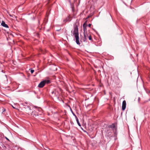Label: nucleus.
Instances as JSON below:
<instances>
[{"mask_svg": "<svg viewBox=\"0 0 150 150\" xmlns=\"http://www.w3.org/2000/svg\"><path fill=\"white\" fill-rule=\"evenodd\" d=\"M71 33L74 38H79L78 25L77 23L74 25V30L71 31Z\"/></svg>", "mask_w": 150, "mask_h": 150, "instance_id": "1", "label": "nucleus"}, {"mask_svg": "<svg viewBox=\"0 0 150 150\" xmlns=\"http://www.w3.org/2000/svg\"><path fill=\"white\" fill-rule=\"evenodd\" d=\"M51 93L52 96L56 97L57 98H59V93L56 90H54L52 91L51 92Z\"/></svg>", "mask_w": 150, "mask_h": 150, "instance_id": "2", "label": "nucleus"}, {"mask_svg": "<svg viewBox=\"0 0 150 150\" xmlns=\"http://www.w3.org/2000/svg\"><path fill=\"white\" fill-rule=\"evenodd\" d=\"M87 26V23H86V21L83 24V30L84 31V38H87V36L86 35L85 32L86 29V27Z\"/></svg>", "mask_w": 150, "mask_h": 150, "instance_id": "3", "label": "nucleus"}, {"mask_svg": "<svg viewBox=\"0 0 150 150\" xmlns=\"http://www.w3.org/2000/svg\"><path fill=\"white\" fill-rule=\"evenodd\" d=\"M45 81H41L38 84V86L40 88H42L45 85Z\"/></svg>", "mask_w": 150, "mask_h": 150, "instance_id": "4", "label": "nucleus"}, {"mask_svg": "<svg viewBox=\"0 0 150 150\" xmlns=\"http://www.w3.org/2000/svg\"><path fill=\"white\" fill-rule=\"evenodd\" d=\"M126 107V101L124 100L122 102V109L123 110H124Z\"/></svg>", "mask_w": 150, "mask_h": 150, "instance_id": "5", "label": "nucleus"}, {"mask_svg": "<svg viewBox=\"0 0 150 150\" xmlns=\"http://www.w3.org/2000/svg\"><path fill=\"white\" fill-rule=\"evenodd\" d=\"M80 38H75L76 42V44L79 45H80L81 44L80 42H82L81 40H80Z\"/></svg>", "mask_w": 150, "mask_h": 150, "instance_id": "6", "label": "nucleus"}, {"mask_svg": "<svg viewBox=\"0 0 150 150\" xmlns=\"http://www.w3.org/2000/svg\"><path fill=\"white\" fill-rule=\"evenodd\" d=\"M1 25L3 26L6 28H8V26L6 24L4 21H2L1 23Z\"/></svg>", "mask_w": 150, "mask_h": 150, "instance_id": "7", "label": "nucleus"}, {"mask_svg": "<svg viewBox=\"0 0 150 150\" xmlns=\"http://www.w3.org/2000/svg\"><path fill=\"white\" fill-rule=\"evenodd\" d=\"M109 128H111L112 129H114L115 128V125L114 124H112L111 125L109 126Z\"/></svg>", "mask_w": 150, "mask_h": 150, "instance_id": "8", "label": "nucleus"}, {"mask_svg": "<svg viewBox=\"0 0 150 150\" xmlns=\"http://www.w3.org/2000/svg\"><path fill=\"white\" fill-rule=\"evenodd\" d=\"M71 21L69 17H67L64 20V22H66L67 21L69 22Z\"/></svg>", "mask_w": 150, "mask_h": 150, "instance_id": "9", "label": "nucleus"}, {"mask_svg": "<svg viewBox=\"0 0 150 150\" xmlns=\"http://www.w3.org/2000/svg\"><path fill=\"white\" fill-rule=\"evenodd\" d=\"M76 122H77V123L78 124V125L79 126H81V125H80V123L79 122V119L77 117H76Z\"/></svg>", "mask_w": 150, "mask_h": 150, "instance_id": "10", "label": "nucleus"}, {"mask_svg": "<svg viewBox=\"0 0 150 150\" xmlns=\"http://www.w3.org/2000/svg\"><path fill=\"white\" fill-rule=\"evenodd\" d=\"M34 107L37 108V110L39 111H41L42 110V109L40 108H38L36 106H34Z\"/></svg>", "mask_w": 150, "mask_h": 150, "instance_id": "11", "label": "nucleus"}, {"mask_svg": "<svg viewBox=\"0 0 150 150\" xmlns=\"http://www.w3.org/2000/svg\"><path fill=\"white\" fill-rule=\"evenodd\" d=\"M44 81H45V84L46 83H47V84L49 83H50V81L48 80H44Z\"/></svg>", "mask_w": 150, "mask_h": 150, "instance_id": "12", "label": "nucleus"}, {"mask_svg": "<svg viewBox=\"0 0 150 150\" xmlns=\"http://www.w3.org/2000/svg\"><path fill=\"white\" fill-rule=\"evenodd\" d=\"M110 131V129H109V130L108 129V130H107V132L108 134H109V135H111V132Z\"/></svg>", "mask_w": 150, "mask_h": 150, "instance_id": "13", "label": "nucleus"}, {"mask_svg": "<svg viewBox=\"0 0 150 150\" xmlns=\"http://www.w3.org/2000/svg\"><path fill=\"white\" fill-rule=\"evenodd\" d=\"M34 113H35L34 112H33L32 113V114H31L32 115H33V116H34V115H35V116H36L37 115H38V114H35Z\"/></svg>", "mask_w": 150, "mask_h": 150, "instance_id": "14", "label": "nucleus"}, {"mask_svg": "<svg viewBox=\"0 0 150 150\" xmlns=\"http://www.w3.org/2000/svg\"><path fill=\"white\" fill-rule=\"evenodd\" d=\"M81 40L85 42L86 40V38H81Z\"/></svg>", "mask_w": 150, "mask_h": 150, "instance_id": "15", "label": "nucleus"}, {"mask_svg": "<svg viewBox=\"0 0 150 150\" xmlns=\"http://www.w3.org/2000/svg\"><path fill=\"white\" fill-rule=\"evenodd\" d=\"M71 112L72 113V114H73V115L75 116V118H76V117H77L75 115V114L73 112V111H72V110H71Z\"/></svg>", "mask_w": 150, "mask_h": 150, "instance_id": "16", "label": "nucleus"}, {"mask_svg": "<svg viewBox=\"0 0 150 150\" xmlns=\"http://www.w3.org/2000/svg\"><path fill=\"white\" fill-rule=\"evenodd\" d=\"M34 72V70L33 69H31L30 70V72L31 73V74H33Z\"/></svg>", "mask_w": 150, "mask_h": 150, "instance_id": "17", "label": "nucleus"}, {"mask_svg": "<svg viewBox=\"0 0 150 150\" xmlns=\"http://www.w3.org/2000/svg\"><path fill=\"white\" fill-rule=\"evenodd\" d=\"M137 75L136 77L138 79V72L137 71Z\"/></svg>", "mask_w": 150, "mask_h": 150, "instance_id": "18", "label": "nucleus"}, {"mask_svg": "<svg viewBox=\"0 0 150 150\" xmlns=\"http://www.w3.org/2000/svg\"><path fill=\"white\" fill-rule=\"evenodd\" d=\"M91 24H89L88 25V26L89 27H90L91 26Z\"/></svg>", "mask_w": 150, "mask_h": 150, "instance_id": "19", "label": "nucleus"}, {"mask_svg": "<svg viewBox=\"0 0 150 150\" xmlns=\"http://www.w3.org/2000/svg\"><path fill=\"white\" fill-rule=\"evenodd\" d=\"M89 38V40L92 41V38Z\"/></svg>", "mask_w": 150, "mask_h": 150, "instance_id": "20", "label": "nucleus"}, {"mask_svg": "<svg viewBox=\"0 0 150 150\" xmlns=\"http://www.w3.org/2000/svg\"><path fill=\"white\" fill-rule=\"evenodd\" d=\"M5 111V108H3V112H4Z\"/></svg>", "mask_w": 150, "mask_h": 150, "instance_id": "21", "label": "nucleus"}, {"mask_svg": "<svg viewBox=\"0 0 150 150\" xmlns=\"http://www.w3.org/2000/svg\"><path fill=\"white\" fill-rule=\"evenodd\" d=\"M27 107L28 108H29V110H31L30 108V107L29 106H28Z\"/></svg>", "mask_w": 150, "mask_h": 150, "instance_id": "22", "label": "nucleus"}, {"mask_svg": "<svg viewBox=\"0 0 150 150\" xmlns=\"http://www.w3.org/2000/svg\"><path fill=\"white\" fill-rule=\"evenodd\" d=\"M88 38H91V36L90 35H89V36H88Z\"/></svg>", "mask_w": 150, "mask_h": 150, "instance_id": "23", "label": "nucleus"}, {"mask_svg": "<svg viewBox=\"0 0 150 150\" xmlns=\"http://www.w3.org/2000/svg\"><path fill=\"white\" fill-rule=\"evenodd\" d=\"M129 137H130V135H129Z\"/></svg>", "mask_w": 150, "mask_h": 150, "instance_id": "24", "label": "nucleus"}, {"mask_svg": "<svg viewBox=\"0 0 150 150\" xmlns=\"http://www.w3.org/2000/svg\"><path fill=\"white\" fill-rule=\"evenodd\" d=\"M148 93H150V91H148Z\"/></svg>", "mask_w": 150, "mask_h": 150, "instance_id": "25", "label": "nucleus"}, {"mask_svg": "<svg viewBox=\"0 0 150 150\" xmlns=\"http://www.w3.org/2000/svg\"><path fill=\"white\" fill-rule=\"evenodd\" d=\"M6 139H7V140H8V139L7 138H6Z\"/></svg>", "mask_w": 150, "mask_h": 150, "instance_id": "26", "label": "nucleus"}, {"mask_svg": "<svg viewBox=\"0 0 150 150\" xmlns=\"http://www.w3.org/2000/svg\"><path fill=\"white\" fill-rule=\"evenodd\" d=\"M13 108H15L13 106Z\"/></svg>", "mask_w": 150, "mask_h": 150, "instance_id": "27", "label": "nucleus"}, {"mask_svg": "<svg viewBox=\"0 0 150 150\" xmlns=\"http://www.w3.org/2000/svg\"><path fill=\"white\" fill-rule=\"evenodd\" d=\"M7 40H8V38H7Z\"/></svg>", "mask_w": 150, "mask_h": 150, "instance_id": "28", "label": "nucleus"}, {"mask_svg": "<svg viewBox=\"0 0 150 150\" xmlns=\"http://www.w3.org/2000/svg\"><path fill=\"white\" fill-rule=\"evenodd\" d=\"M134 119L135 120V117H134Z\"/></svg>", "mask_w": 150, "mask_h": 150, "instance_id": "29", "label": "nucleus"}]
</instances>
